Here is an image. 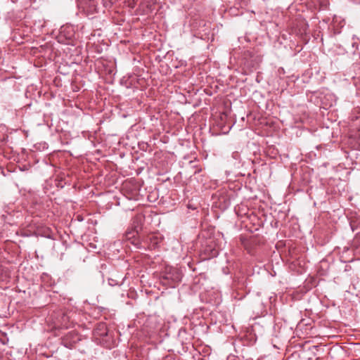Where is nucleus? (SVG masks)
<instances>
[{
	"instance_id": "8",
	"label": "nucleus",
	"mask_w": 360,
	"mask_h": 360,
	"mask_svg": "<svg viewBox=\"0 0 360 360\" xmlns=\"http://www.w3.org/2000/svg\"><path fill=\"white\" fill-rule=\"evenodd\" d=\"M71 86H72V91L74 92H76V91H77L79 89V86H75L73 84H72Z\"/></svg>"
},
{
	"instance_id": "2",
	"label": "nucleus",
	"mask_w": 360,
	"mask_h": 360,
	"mask_svg": "<svg viewBox=\"0 0 360 360\" xmlns=\"http://www.w3.org/2000/svg\"><path fill=\"white\" fill-rule=\"evenodd\" d=\"M107 333L106 325L104 323H100L94 330L95 335L105 336Z\"/></svg>"
},
{
	"instance_id": "4",
	"label": "nucleus",
	"mask_w": 360,
	"mask_h": 360,
	"mask_svg": "<svg viewBox=\"0 0 360 360\" xmlns=\"http://www.w3.org/2000/svg\"><path fill=\"white\" fill-rule=\"evenodd\" d=\"M150 248H155L160 242L158 236H151L149 237Z\"/></svg>"
},
{
	"instance_id": "5",
	"label": "nucleus",
	"mask_w": 360,
	"mask_h": 360,
	"mask_svg": "<svg viewBox=\"0 0 360 360\" xmlns=\"http://www.w3.org/2000/svg\"><path fill=\"white\" fill-rule=\"evenodd\" d=\"M0 341L3 345L7 344L8 342L7 334L1 330H0Z\"/></svg>"
},
{
	"instance_id": "6",
	"label": "nucleus",
	"mask_w": 360,
	"mask_h": 360,
	"mask_svg": "<svg viewBox=\"0 0 360 360\" xmlns=\"http://www.w3.org/2000/svg\"><path fill=\"white\" fill-rule=\"evenodd\" d=\"M218 250L215 248H212L210 249V254L209 255V257H217V255H218Z\"/></svg>"
},
{
	"instance_id": "1",
	"label": "nucleus",
	"mask_w": 360,
	"mask_h": 360,
	"mask_svg": "<svg viewBox=\"0 0 360 360\" xmlns=\"http://www.w3.org/2000/svg\"><path fill=\"white\" fill-rule=\"evenodd\" d=\"M181 271L174 267L167 266L161 274L160 281L164 285L174 288L181 280Z\"/></svg>"
},
{
	"instance_id": "3",
	"label": "nucleus",
	"mask_w": 360,
	"mask_h": 360,
	"mask_svg": "<svg viewBox=\"0 0 360 360\" xmlns=\"http://www.w3.org/2000/svg\"><path fill=\"white\" fill-rule=\"evenodd\" d=\"M65 175H58L56 179V186L58 188H63L66 185Z\"/></svg>"
},
{
	"instance_id": "7",
	"label": "nucleus",
	"mask_w": 360,
	"mask_h": 360,
	"mask_svg": "<svg viewBox=\"0 0 360 360\" xmlns=\"http://www.w3.org/2000/svg\"><path fill=\"white\" fill-rule=\"evenodd\" d=\"M135 1L134 0H132L131 1L129 0V6L131 7V8H134V6H135Z\"/></svg>"
},
{
	"instance_id": "9",
	"label": "nucleus",
	"mask_w": 360,
	"mask_h": 360,
	"mask_svg": "<svg viewBox=\"0 0 360 360\" xmlns=\"http://www.w3.org/2000/svg\"><path fill=\"white\" fill-rule=\"evenodd\" d=\"M77 218H78L79 221H82L83 220V219L80 216H79V215L77 216Z\"/></svg>"
}]
</instances>
